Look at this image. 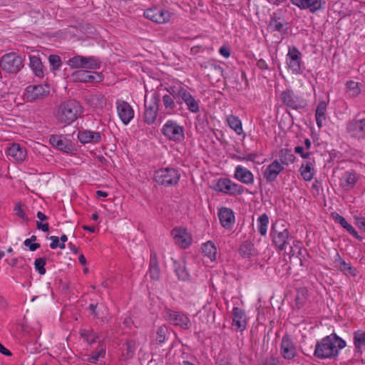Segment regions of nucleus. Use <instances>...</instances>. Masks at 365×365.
Listing matches in <instances>:
<instances>
[{
    "instance_id": "obj_10",
    "label": "nucleus",
    "mask_w": 365,
    "mask_h": 365,
    "mask_svg": "<svg viewBox=\"0 0 365 365\" xmlns=\"http://www.w3.org/2000/svg\"><path fill=\"white\" fill-rule=\"evenodd\" d=\"M164 319L175 326H179L185 329L190 327V321L188 317L180 312L173 311L166 308L163 312Z\"/></svg>"
},
{
    "instance_id": "obj_19",
    "label": "nucleus",
    "mask_w": 365,
    "mask_h": 365,
    "mask_svg": "<svg viewBox=\"0 0 365 365\" xmlns=\"http://www.w3.org/2000/svg\"><path fill=\"white\" fill-rule=\"evenodd\" d=\"M283 170L284 166L278 160H274L264 170L263 177L267 182L272 183L277 180V176Z\"/></svg>"
},
{
    "instance_id": "obj_60",
    "label": "nucleus",
    "mask_w": 365,
    "mask_h": 365,
    "mask_svg": "<svg viewBox=\"0 0 365 365\" xmlns=\"http://www.w3.org/2000/svg\"><path fill=\"white\" fill-rule=\"evenodd\" d=\"M257 66L261 70H269V66L267 62L262 58L257 61Z\"/></svg>"
},
{
    "instance_id": "obj_55",
    "label": "nucleus",
    "mask_w": 365,
    "mask_h": 365,
    "mask_svg": "<svg viewBox=\"0 0 365 365\" xmlns=\"http://www.w3.org/2000/svg\"><path fill=\"white\" fill-rule=\"evenodd\" d=\"M48 61L53 70H58L62 64L61 59L58 55H50Z\"/></svg>"
},
{
    "instance_id": "obj_64",
    "label": "nucleus",
    "mask_w": 365,
    "mask_h": 365,
    "mask_svg": "<svg viewBox=\"0 0 365 365\" xmlns=\"http://www.w3.org/2000/svg\"><path fill=\"white\" fill-rule=\"evenodd\" d=\"M257 157V155L255 153H250L246 155H244L245 160L247 161H254Z\"/></svg>"
},
{
    "instance_id": "obj_51",
    "label": "nucleus",
    "mask_w": 365,
    "mask_h": 365,
    "mask_svg": "<svg viewBox=\"0 0 365 365\" xmlns=\"http://www.w3.org/2000/svg\"><path fill=\"white\" fill-rule=\"evenodd\" d=\"M101 66V63L98 58L94 56L85 57V69H98Z\"/></svg>"
},
{
    "instance_id": "obj_47",
    "label": "nucleus",
    "mask_w": 365,
    "mask_h": 365,
    "mask_svg": "<svg viewBox=\"0 0 365 365\" xmlns=\"http://www.w3.org/2000/svg\"><path fill=\"white\" fill-rule=\"evenodd\" d=\"M354 344L355 347L360 350L365 346V331H356L354 334Z\"/></svg>"
},
{
    "instance_id": "obj_44",
    "label": "nucleus",
    "mask_w": 365,
    "mask_h": 365,
    "mask_svg": "<svg viewBox=\"0 0 365 365\" xmlns=\"http://www.w3.org/2000/svg\"><path fill=\"white\" fill-rule=\"evenodd\" d=\"M80 334L88 344H94L99 338V334L93 329H82Z\"/></svg>"
},
{
    "instance_id": "obj_54",
    "label": "nucleus",
    "mask_w": 365,
    "mask_h": 365,
    "mask_svg": "<svg viewBox=\"0 0 365 365\" xmlns=\"http://www.w3.org/2000/svg\"><path fill=\"white\" fill-rule=\"evenodd\" d=\"M36 236L32 235L30 238L25 240L24 244L26 247H28L31 251L34 252L41 247L39 243H32L36 241Z\"/></svg>"
},
{
    "instance_id": "obj_40",
    "label": "nucleus",
    "mask_w": 365,
    "mask_h": 365,
    "mask_svg": "<svg viewBox=\"0 0 365 365\" xmlns=\"http://www.w3.org/2000/svg\"><path fill=\"white\" fill-rule=\"evenodd\" d=\"M360 84L354 81H348L346 83V93L350 98H355L361 93Z\"/></svg>"
},
{
    "instance_id": "obj_57",
    "label": "nucleus",
    "mask_w": 365,
    "mask_h": 365,
    "mask_svg": "<svg viewBox=\"0 0 365 365\" xmlns=\"http://www.w3.org/2000/svg\"><path fill=\"white\" fill-rule=\"evenodd\" d=\"M49 239L51 240V242L50 244V247L53 250L59 247L60 249H64L65 248V244L59 242V238L56 236H51Z\"/></svg>"
},
{
    "instance_id": "obj_45",
    "label": "nucleus",
    "mask_w": 365,
    "mask_h": 365,
    "mask_svg": "<svg viewBox=\"0 0 365 365\" xmlns=\"http://www.w3.org/2000/svg\"><path fill=\"white\" fill-rule=\"evenodd\" d=\"M167 91L169 93V95L176 100L178 103L181 104V98L186 91L184 87L180 86L177 88L175 86H170L167 88Z\"/></svg>"
},
{
    "instance_id": "obj_28",
    "label": "nucleus",
    "mask_w": 365,
    "mask_h": 365,
    "mask_svg": "<svg viewBox=\"0 0 365 365\" xmlns=\"http://www.w3.org/2000/svg\"><path fill=\"white\" fill-rule=\"evenodd\" d=\"M148 273L150 278L153 280H158L160 277V269L158 255L154 251L150 252Z\"/></svg>"
},
{
    "instance_id": "obj_58",
    "label": "nucleus",
    "mask_w": 365,
    "mask_h": 365,
    "mask_svg": "<svg viewBox=\"0 0 365 365\" xmlns=\"http://www.w3.org/2000/svg\"><path fill=\"white\" fill-rule=\"evenodd\" d=\"M14 210L16 212V215H18L19 217L24 220H28L27 216L26 213L24 212L23 209L21 208V206L20 205H16Z\"/></svg>"
},
{
    "instance_id": "obj_63",
    "label": "nucleus",
    "mask_w": 365,
    "mask_h": 365,
    "mask_svg": "<svg viewBox=\"0 0 365 365\" xmlns=\"http://www.w3.org/2000/svg\"><path fill=\"white\" fill-rule=\"evenodd\" d=\"M88 309L93 313L96 317L99 318V314L97 312V304H91Z\"/></svg>"
},
{
    "instance_id": "obj_53",
    "label": "nucleus",
    "mask_w": 365,
    "mask_h": 365,
    "mask_svg": "<svg viewBox=\"0 0 365 365\" xmlns=\"http://www.w3.org/2000/svg\"><path fill=\"white\" fill-rule=\"evenodd\" d=\"M46 265V259L42 257H39L35 259L34 261V267L35 269L41 274H45L46 270L45 268Z\"/></svg>"
},
{
    "instance_id": "obj_49",
    "label": "nucleus",
    "mask_w": 365,
    "mask_h": 365,
    "mask_svg": "<svg viewBox=\"0 0 365 365\" xmlns=\"http://www.w3.org/2000/svg\"><path fill=\"white\" fill-rule=\"evenodd\" d=\"M168 334V328L165 326H160L158 327L156 331V336L155 341L157 344H161L165 341L167 335Z\"/></svg>"
},
{
    "instance_id": "obj_21",
    "label": "nucleus",
    "mask_w": 365,
    "mask_h": 365,
    "mask_svg": "<svg viewBox=\"0 0 365 365\" xmlns=\"http://www.w3.org/2000/svg\"><path fill=\"white\" fill-rule=\"evenodd\" d=\"M232 325L237 331H244L247 327V317L245 312L239 307L232 309Z\"/></svg>"
},
{
    "instance_id": "obj_41",
    "label": "nucleus",
    "mask_w": 365,
    "mask_h": 365,
    "mask_svg": "<svg viewBox=\"0 0 365 365\" xmlns=\"http://www.w3.org/2000/svg\"><path fill=\"white\" fill-rule=\"evenodd\" d=\"M227 121L230 128L235 130L237 134L240 135L243 133L242 122L238 117L230 115L227 117Z\"/></svg>"
},
{
    "instance_id": "obj_27",
    "label": "nucleus",
    "mask_w": 365,
    "mask_h": 365,
    "mask_svg": "<svg viewBox=\"0 0 365 365\" xmlns=\"http://www.w3.org/2000/svg\"><path fill=\"white\" fill-rule=\"evenodd\" d=\"M238 252L242 257L247 259H251L258 255L254 243L250 240H246L240 245Z\"/></svg>"
},
{
    "instance_id": "obj_24",
    "label": "nucleus",
    "mask_w": 365,
    "mask_h": 365,
    "mask_svg": "<svg viewBox=\"0 0 365 365\" xmlns=\"http://www.w3.org/2000/svg\"><path fill=\"white\" fill-rule=\"evenodd\" d=\"M234 177L245 185H252L254 182V175L252 173L242 165H237L235 168Z\"/></svg>"
},
{
    "instance_id": "obj_3",
    "label": "nucleus",
    "mask_w": 365,
    "mask_h": 365,
    "mask_svg": "<svg viewBox=\"0 0 365 365\" xmlns=\"http://www.w3.org/2000/svg\"><path fill=\"white\" fill-rule=\"evenodd\" d=\"M270 237L273 245L279 251L285 250L287 246L290 245V241L292 240L289 230L277 223L272 227Z\"/></svg>"
},
{
    "instance_id": "obj_1",
    "label": "nucleus",
    "mask_w": 365,
    "mask_h": 365,
    "mask_svg": "<svg viewBox=\"0 0 365 365\" xmlns=\"http://www.w3.org/2000/svg\"><path fill=\"white\" fill-rule=\"evenodd\" d=\"M345 346L344 340L336 334H331L317 342L314 355L319 359H332L337 356L339 350Z\"/></svg>"
},
{
    "instance_id": "obj_43",
    "label": "nucleus",
    "mask_w": 365,
    "mask_h": 365,
    "mask_svg": "<svg viewBox=\"0 0 365 365\" xmlns=\"http://www.w3.org/2000/svg\"><path fill=\"white\" fill-rule=\"evenodd\" d=\"M269 217L266 213L259 216L257 218V229L262 236H265L267 232Z\"/></svg>"
},
{
    "instance_id": "obj_14",
    "label": "nucleus",
    "mask_w": 365,
    "mask_h": 365,
    "mask_svg": "<svg viewBox=\"0 0 365 365\" xmlns=\"http://www.w3.org/2000/svg\"><path fill=\"white\" fill-rule=\"evenodd\" d=\"M144 16L146 19L157 24H165L170 19V13L168 11L157 7L148 9L145 11Z\"/></svg>"
},
{
    "instance_id": "obj_13",
    "label": "nucleus",
    "mask_w": 365,
    "mask_h": 365,
    "mask_svg": "<svg viewBox=\"0 0 365 365\" xmlns=\"http://www.w3.org/2000/svg\"><path fill=\"white\" fill-rule=\"evenodd\" d=\"M359 114L346 125V131L350 136L363 139L365 138V118H359Z\"/></svg>"
},
{
    "instance_id": "obj_20",
    "label": "nucleus",
    "mask_w": 365,
    "mask_h": 365,
    "mask_svg": "<svg viewBox=\"0 0 365 365\" xmlns=\"http://www.w3.org/2000/svg\"><path fill=\"white\" fill-rule=\"evenodd\" d=\"M117 111L122 122L127 125L134 117V111L131 106L125 101L117 102Z\"/></svg>"
},
{
    "instance_id": "obj_5",
    "label": "nucleus",
    "mask_w": 365,
    "mask_h": 365,
    "mask_svg": "<svg viewBox=\"0 0 365 365\" xmlns=\"http://www.w3.org/2000/svg\"><path fill=\"white\" fill-rule=\"evenodd\" d=\"M212 189L215 191L232 196L240 195L244 193L245 191H247L245 187L235 183L227 178L217 179L212 186Z\"/></svg>"
},
{
    "instance_id": "obj_42",
    "label": "nucleus",
    "mask_w": 365,
    "mask_h": 365,
    "mask_svg": "<svg viewBox=\"0 0 365 365\" xmlns=\"http://www.w3.org/2000/svg\"><path fill=\"white\" fill-rule=\"evenodd\" d=\"M202 250L204 255L209 257L210 260L213 261L216 259L217 248L212 242L208 241L203 244Z\"/></svg>"
},
{
    "instance_id": "obj_34",
    "label": "nucleus",
    "mask_w": 365,
    "mask_h": 365,
    "mask_svg": "<svg viewBox=\"0 0 365 365\" xmlns=\"http://www.w3.org/2000/svg\"><path fill=\"white\" fill-rule=\"evenodd\" d=\"M332 217L334 219V220L336 222L339 223L341 226L344 227L350 235H351L356 239H361L360 236L358 235V232L356 231V230L347 222V221L343 216L334 212L332 213Z\"/></svg>"
},
{
    "instance_id": "obj_62",
    "label": "nucleus",
    "mask_w": 365,
    "mask_h": 365,
    "mask_svg": "<svg viewBox=\"0 0 365 365\" xmlns=\"http://www.w3.org/2000/svg\"><path fill=\"white\" fill-rule=\"evenodd\" d=\"M219 52L222 56L225 58H228L230 56V49L225 46L220 47Z\"/></svg>"
},
{
    "instance_id": "obj_30",
    "label": "nucleus",
    "mask_w": 365,
    "mask_h": 365,
    "mask_svg": "<svg viewBox=\"0 0 365 365\" xmlns=\"http://www.w3.org/2000/svg\"><path fill=\"white\" fill-rule=\"evenodd\" d=\"M334 264L335 267L339 269L341 272H344L346 274H349L352 276L356 275V269L351 266L349 263H346L339 255L338 252H336L334 256Z\"/></svg>"
},
{
    "instance_id": "obj_56",
    "label": "nucleus",
    "mask_w": 365,
    "mask_h": 365,
    "mask_svg": "<svg viewBox=\"0 0 365 365\" xmlns=\"http://www.w3.org/2000/svg\"><path fill=\"white\" fill-rule=\"evenodd\" d=\"M178 278L181 280H186L189 277V274L185 266H178L175 269Z\"/></svg>"
},
{
    "instance_id": "obj_29",
    "label": "nucleus",
    "mask_w": 365,
    "mask_h": 365,
    "mask_svg": "<svg viewBox=\"0 0 365 365\" xmlns=\"http://www.w3.org/2000/svg\"><path fill=\"white\" fill-rule=\"evenodd\" d=\"M7 154L12 157L15 160L22 162L26 157V151L20 146L19 144L13 143L7 149Z\"/></svg>"
},
{
    "instance_id": "obj_26",
    "label": "nucleus",
    "mask_w": 365,
    "mask_h": 365,
    "mask_svg": "<svg viewBox=\"0 0 365 365\" xmlns=\"http://www.w3.org/2000/svg\"><path fill=\"white\" fill-rule=\"evenodd\" d=\"M78 138L81 143H97L101 140L100 132L85 130L79 131Z\"/></svg>"
},
{
    "instance_id": "obj_46",
    "label": "nucleus",
    "mask_w": 365,
    "mask_h": 365,
    "mask_svg": "<svg viewBox=\"0 0 365 365\" xmlns=\"http://www.w3.org/2000/svg\"><path fill=\"white\" fill-rule=\"evenodd\" d=\"M174 99L175 98L170 95H165L163 97V103L167 114L170 115L174 113L175 108V103Z\"/></svg>"
},
{
    "instance_id": "obj_37",
    "label": "nucleus",
    "mask_w": 365,
    "mask_h": 365,
    "mask_svg": "<svg viewBox=\"0 0 365 365\" xmlns=\"http://www.w3.org/2000/svg\"><path fill=\"white\" fill-rule=\"evenodd\" d=\"M106 352V345L103 341H101L96 350L92 352V354L87 359V361L90 363L96 364L100 358L105 357Z\"/></svg>"
},
{
    "instance_id": "obj_6",
    "label": "nucleus",
    "mask_w": 365,
    "mask_h": 365,
    "mask_svg": "<svg viewBox=\"0 0 365 365\" xmlns=\"http://www.w3.org/2000/svg\"><path fill=\"white\" fill-rule=\"evenodd\" d=\"M161 132L169 140L175 143H181L185 138L184 127L173 120H168L163 125Z\"/></svg>"
},
{
    "instance_id": "obj_32",
    "label": "nucleus",
    "mask_w": 365,
    "mask_h": 365,
    "mask_svg": "<svg viewBox=\"0 0 365 365\" xmlns=\"http://www.w3.org/2000/svg\"><path fill=\"white\" fill-rule=\"evenodd\" d=\"M268 28L272 32L278 31L280 34H285L287 30V23L285 21L277 16L271 18L268 24Z\"/></svg>"
},
{
    "instance_id": "obj_12",
    "label": "nucleus",
    "mask_w": 365,
    "mask_h": 365,
    "mask_svg": "<svg viewBox=\"0 0 365 365\" xmlns=\"http://www.w3.org/2000/svg\"><path fill=\"white\" fill-rule=\"evenodd\" d=\"M50 88L47 84L31 85L27 86L25 98L28 101H35L43 99L49 95Z\"/></svg>"
},
{
    "instance_id": "obj_50",
    "label": "nucleus",
    "mask_w": 365,
    "mask_h": 365,
    "mask_svg": "<svg viewBox=\"0 0 365 365\" xmlns=\"http://www.w3.org/2000/svg\"><path fill=\"white\" fill-rule=\"evenodd\" d=\"M37 218L39 221L36 222L37 229L42 230L43 232H48L49 230V225L48 222L42 223L43 221L48 220V217L42 212L39 211L36 214Z\"/></svg>"
},
{
    "instance_id": "obj_31",
    "label": "nucleus",
    "mask_w": 365,
    "mask_h": 365,
    "mask_svg": "<svg viewBox=\"0 0 365 365\" xmlns=\"http://www.w3.org/2000/svg\"><path fill=\"white\" fill-rule=\"evenodd\" d=\"M85 99L93 108H103L106 105L105 96L99 93L88 95Z\"/></svg>"
},
{
    "instance_id": "obj_8",
    "label": "nucleus",
    "mask_w": 365,
    "mask_h": 365,
    "mask_svg": "<svg viewBox=\"0 0 365 365\" xmlns=\"http://www.w3.org/2000/svg\"><path fill=\"white\" fill-rule=\"evenodd\" d=\"M160 99L155 94L150 96L149 98L145 97V110L143 120L148 125L153 124L158 116Z\"/></svg>"
},
{
    "instance_id": "obj_33",
    "label": "nucleus",
    "mask_w": 365,
    "mask_h": 365,
    "mask_svg": "<svg viewBox=\"0 0 365 365\" xmlns=\"http://www.w3.org/2000/svg\"><path fill=\"white\" fill-rule=\"evenodd\" d=\"M184 102L187 109L194 113H196L199 112L200 110V106L199 103L197 101H196L194 97L191 95L190 92H188L187 90L183 93L182 98H181V103Z\"/></svg>"
},
{
    "instance_id": "obj_9",
    "label": "nucleus",
    "mask_w": 365,
    "mask_h": 365,
    "mask_svg": "<svg viewBox=\"0 0 365 365\" xmlns=\"http://www.w3.org/2000/svg\"><path fill=\"white\" fill-rule=\"evenodd\" d=\"M279 98L284 106L293 110L304 108L307 105V101L302 96L297 95L292 89H286L282 91Z\"/></svg>"
},
{
    "instance_id": "obj_11",
    "label": "nucleus",
    "mask_w": 365,
    "mask_h": 365,
    "mask_svg": "<svg viewBox=\"0 0 365 365\" xmlns=\"http://www.w3.org/2000/svg\"><path fill=\"white\" fill-rule=\"evenodd\" d=\"M302 53L299 49L295 46H289L287 63L288 68L291 69L294 74H300L302 73Z\"/></svg>"
},
{
    "instance_id": "obj_35",
    "label": "nucleus",
    "mask_w": 365,
    "mask_h": 365,
    "mask_svg": "<svg viewBox=\"0 0 365 365\" xmlns=\"http://www.w3.org/2000/svg\"><path fill=\"white\" fill-rule=\"evenodd\" d=\"M300 174L305 181H310L314 174V165L312 162L307 161L302 164L299 168Z\"/></svg>"
},
{
    "instance_id": "obj_25",
    "label": "nucleus",
    "mask_w": 365,
    "mask_h": 365,
    "mask_svg": "<svg viewBox=\"0 0 365 365\" xmlns=\"http://www.w3.org/2000/svg\"><path fill=\"white\" fill-rule=\"evenodd\" d=\"M50 143L59 150L68 153L72 150V145L70 141L62 135H53L49 138Z\"/></svg>"
},
{
    "instance_id": "obj_7",
    "label": "nucleus",
    "mask_w": 365,
    "mask_h": 365,
    "mask_svg": "<svg viewBox=\"0 0 365 365\" xmlns=\"http://www.w3.org/2000/svg\"><path fill=\"white\" fill-rule=\"evenodd\" d=\"M1 68L9 73H16L23 67L22 58L16 53L4 54L0 59Z\"/></svg>"
},
{
    "instance_id": "obj_17",
    "label": "nucleus",
    "mask_w": 365,
    "mask_h": 365,
    "mask_svg": "<svg viewBox=\"0 0 365 365\" xmlns=\"http://www.w3.org/2000/svg\"><path fill=\"white\" fill-rule=\"evenodd\" d=\"M73 82L88 83L101 81L100 73L97 72H90L86 70H78L71 75Z\"/></svg>"
},
{
    "instance_id": "obj_2",
    "label": "nucleus",
    "mask_w": 365,
    "mask_h": 365,
    "mask_svg": "<svg viewBox=\"0 0 365 365\" xmlns=\"http://www.w3.org/2000/svg\"><path fill=\"white\" fill-rule=\"evenodd\" d=\"M82 113V107L75 100H69L62 103L57 108L56 118L58 122L71 124L75 121Z\"/></svg>"
},
{
    "instance_id": "obj_52",
    "label": "nucleus",
    "mask_w": 365,
    "mask_h": 365,
    "mask_svg": "<svg viewBox=\"0 0 365 365\" xmlns=\"http://www.w3.org/2000/svg\"><path fill=\"white\" fill-rule=\"evenodd\" d=\"M126 352L123 354V356L125 359H128L133 357L135 350V342L133 340H128L125 343Z\"/></svg>"
},
{
    "instance_id": "obj_18",
    "label": "nucleus",
    "mask_w": 365,
    "mask_h": 365,
    "mask_svg": "<svg viewBox=\"0 0 365 365\" xmlns=\"http://www.w3.org/2000/svg\"><path fill=\"white\" fill-rule=\"evenodd\" d=\"M290 2L300 9H308L312 13L323 9L324 0H290Z\"/></svg>"
},
{
    "instance_id": "obj_22",
    "label": "nucleus",
    "mask_w": 365,
    "mask_h": 365,
    "mask_svg": "<svg viewBox=\"0 0 365 365\" xmlns=\"http://www.w3.org/2000/svg\"><path fill=\"white\" fill-rule=\"evenodd\" d=\"M219 220L222 226L227 230L232 227L235 223V215L232 209L222 207L219 211Z\"/></svg>"
},
{
    "instance_id": "obj_61",
    "label": "nucleus",
    "mask_w": 365,
    "mask_h": 365,
    "mask_svg": "<svg viewBox=\"0 0 365 365\" xmlns=\"http://www.w3.org/2000/svg\"><path fill=\"white\" fill-rule=\"evenodd\" d=\"M356 225L359 228L365 232V217H361L356 218Z\"/></svg>"
},
{
    "instance_id": "obj_36",
    "label": "nucleus",
    "mask_w": 365,
    "mask_h": 365,
    "mask_svg": "<svg viewBox=\"0 0 365 365\" xmlns=\"http://www.w3.org/2000/svg\"><path fill=\"white\" fill-rule=\"evenodd\" d=\"M327 103L320 101L315 112L316 123L319 128L322 126L323 121L326 119Z\"/></svg>"
},
{
    "instance_id": "obj_23",
    "label": "nucleus",
    "mask_w": 365,
    "mask_h": 365,
    "mask_svg": "<svg viewBox=\"0 0 365 365\" xmlns=\"http://www.w3.org/2000/svg\"><path fill=\"white\" fill-rule=\"evenodd\" d=\"M359 180V176L355 171H346L339 180V185L344 190H351Z\"/></svg>"
},
{
    "instance_id": "obj_16",
    "label": "nucleus",
    "mask_w": 365,
    "mask_h": 365,
    "mask_svg": "<svg viewBox=\"0 0 365 365\" xmlns=\"http://www.w3.org/2000/svg\"><path fill=\"white\" fill-rule=\"evenodd\" d=\"M171 235L173 237L175 244L179 245L181 248L185 249L191 245L192 237L186 229L175 227L171 231Z\"/></svg>"
},
{
    "instance_id": "obj_38",
    "label": "nucleus",
    "mask_w": 365,
    "mask_h": 365,
    "mask_svg": "<svg viewBox=\"0 0 365 365\" xmlns=\"http://www.w3.org/2000/svg\"><path fill=\"white\" fill-rule=\"evenodd\" d=\"M279 161L282 165H288L295 161V156L292 153V150L287 148L280 150L279 153Z\"/></svg>"
},
{
    "instance_id": "obj_48",
    "label": "nucleus",
    "mask_w": 365,
    "mask_h": 365,
    "mask_svg": "<svg viewBox=\"0 0 365 365\" xmlns=\"http://www.w3.org/2000/svg\"><path fill=\"white\" fill-rule=\"evenodd\" d=\"M85 56H75L68 61V66L71 68H84Z\"/></svg>"
},
{
    "instance_id": "obj_15",
    "label": "nucleus",
    "mask_w": 365,
    "mask_h": 365,
    "mask_svg": "<svg viewBox=\"0 0 365 365\" xmlns=\"http://www.w3.org/2000/svg\"><path fill=\"white\" fill-rule=\"evenodd\" d=\"M280 354L284 359L287 360L294 359L297 354V347L291 337L287 334L283 336L282 339Z\"/></svg>"
},
{
    "instance_id": "obj_4",
    "label": "nucleus",
    "mask_w": 365,
    "mask_h": 365,
    "mask_svg": "<svg viewBox=\"0 0 365 365\" xmlns=\"http://www.w3.org/2000/svg\"><path fill=\"white\" fill-rule=\"evenodd\" d=\"M180 179L179 170L174 168H163L157 170L154 173V180L164 187L176 186Z\"/></svg>"
},
{
    "instance_id": "obj_39",
    "label": "nucleus",
    "mask_w": 365,
    "mask_h": 365,
    "mask_svg": "<svg viewBox=\"0 0 365 365\" xmlns=\"http://www.w3.org/2000/svg\"><path fill=\"white\" fill-rule=\"evenodd\" d=\"M30 66L37 77H43V66L40 58L36 56L30 57Z\"/></svg>"
},
{
    "instance_id": "obj_59",
    "label": "nucleus",
    "mask_w": 365,
    "mask_h": 365,
    "mask_svg": "<svg viewBox=\"0 0 365 365\" xmlns=\"http://www.w3.org/2000/svg\"><path fill=\"white\" fill-rule=\"evenodd\" d=\"M294 152L297 154H299L301 157L304 159H307L309 157L310 153L309 152H304V148L302 146H297L294 148Z\"/></svg>"
}]
</instances>
